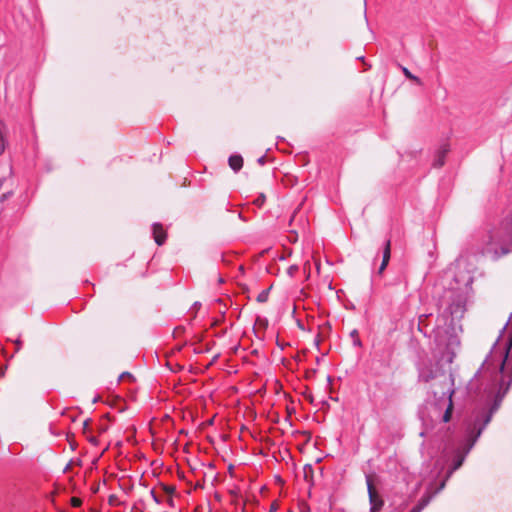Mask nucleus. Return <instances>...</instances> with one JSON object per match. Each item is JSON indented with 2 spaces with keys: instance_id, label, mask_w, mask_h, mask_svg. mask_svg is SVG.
I'll return each mask as SVG.
<instances>
[{
  "instance_id": "nucleus-1",
  "label": "nucleus",
  "mask_w": 512,
  "mask_h": 512,
  "mask_svg": "<svg viewBox=\"0 0 512 512\" xmlns=\"http://www.w3.org/2000/svg\"><path fill=\"white\" fill-rule=\"evenodd\" d=\"M453 381L450 377L443 376L441 380L434 384V395L435 396H448V406L443 415V421L445 423L449 422L452 417V412L454 408L452 397L454 395V389L452 388Z\"/></svg>"
},
{
  "instance_id": "nucleus-2",
  "label": "nucleus",
  "mask_w": 512,
  "mask_h": 512,
  "mask_svg": "<svg viewBox=\"0 0 512 512\" xmlns=\"http://www.w3.org/2000/svg\"><path fill=\"white\" fill-rule=\"evenodd\" d=\"M366 484H367V490H368V495H369V502L371 505L370 512H379L384 505V501L380 497V495L373 483L372 475L366 476Z\"/></svg>"
},
{
  "instance_id": "nucleus-3",
  "label": "nucleus",
  "mask_w": 512,
  "mask_h": 512,
  "mask_svg": "<svg viewBox=\"0 0 512 512\" xmlns=\"http://www.w3.org/2000/svg\"><path fill=\"white\" fill-rule=\"evenodd\" d=\"M449 152L450 145L448 143H443L435 153L433 167L436 169L442 168L445 164V159Z\"/></svg>"
},
{
  "instance_id": "nucleus-4",
  "label": "nucleus",
  "mask_w": 512,
  "mask_h": 512,
  "mask_svg": "<svg viewBox=\"0 0 512 512\" xmlns=\"http://www.w3.org/2000/svg\"><path fill=\"white\" fill-rule=\"evenodd\" d=\"M153 238L157 245L161 246L164 244L167 238V233L163 226L159 223L153 225Z\"/></svg>"
},
{
  "instance_id": "nucleus-5",
  "label": "nucleus",
  "mask_w": 512,
  "mask_h": 512,
  "mask_svg": "<svg viewBox=\"0 0 512 512\" xmlns=\"http://www.w3.org/2000/svg\"><path fill=\"white\" fill-rule=\"evenodd\" d=\"M229 166L235 172L239 171L243 166V158L241 155H232L228 159Z\"/></svg>"
},
{
  "instance_id": "nucleus-6",
  "label": "nucleus",
  "mask_w": 512,
  "mask_h": 512,
  "mask_svg": "<svg viewBox=\"0 0 512 512\" xmlns=\"http://www.w3.org/2000/svg\"><path fill=\"white\" fill-rule=\"evenodd\" d=\"M391 257V241L388 240L385 244L384 250H383V258L382 261L385 263H389Z\"/></svg>"
},
{
  "instance_id": "nucleus-7",
  "label": "nucleus",
  "mask_w": 512,
  "mask_h": 512,
  "mask_svg": "<svg viewBox=\"0 0 512 512\" xmlns=\"http://www.w3.org/2000/svg\"><path fill=\"white\" fill-rule=\"evenodd\" d=\"M431 498H432V495H427V496L422 497L421 500L419 501V503L415 506V508L419 509V512H420L428 505Z\"/></svg>"
},
{
  "instance_id": "nucleus-8",
  "label": "nucleus",
  "mask_w": 512,
  "mask_h": 512,
  "mask_svg": "<svg viewBox=\"0 0 512 512\" xmlns=\"http://www.w3.org/2000/svg\"><path fill=\"white\" fill-rule=\"evenodd\" d=\"M463 462H464V457L463 456L459 457L454 462L452 469L448 472L447 478H449L455 470L459 469L462 466Z\"/></svg>"
},
{
  "instance_id": "nucleus-9",
  "label": "nucleus",
  "mask_w": 512,
  "mask_h": 512,
  "mask_svg": "<svg viewBox=\"0 0 512 512\" xmlns=\"http://www.w3.org/2000/svg\"><path fill=\"white\" fill-rule=\"evenodd\" d=\"M403 74L410 80L416 82L417 84H421L420 79L413 75L406 67H402Z\"/></svg>"
},
{
  "instance_id": "nucleus-10",
  "label": "nucleus",
  "mask_w": 512,
  "mask_h": 512,
  "mask_svg": "<svg viewBox=\"0 0 512 512\" xmlns=\"http://www.w3.org/2000/svg\"><path fill=\"white\" fill-rule=\"evenodd\" d=\"M268 294H269V289L263 290L262 292H260L258 294L257 301L260 302V303L266 302L267 299H268Z\"/></svg>"
},
{
  "instance_id": "nucleus-11",
  "label": "nucleus",
  "mask_w": 512,
  "mask_h": 512,
  "mask_svg": "<svg viewBox=\"0 0 512 512\" xmlns=\"http://www.w3.org/2000/svg\"><path fill=\"white\" fill-rule=\"evenodd\" d=\"M90 429V420L87 419L83 422V433L87 435H91V432H89Z\"/></svg>"
},
{
  "instance_id": "nucleus-12",
  "label": "nucleus",
  "mask_w": 512,
  "mask_h": 512,
  "mask_svg": "<svg viewBox=\"0 0 512 512\" xmlns=\"http://www.w3.org/2000/svg\"><path fill=\"white\" fill-rule=\"evenodd\" d=\"M70 502H71V505L75 508H78L82 505V500L78 497H72Z\"/></svg>"
},
{
  "instance_id": "nucleus-13",
  "label": "nucleus",
  "mask_w": 512,
  "mask_h": 512,
  "mask_svg": "<svg viewBox=\"0 0 512 512\" xmlns=\"http://www.w3.org/2000/svg\"><path fill=\"white\" fill-rule=\"evenodd\" d=\"M108 502L110 505H117L118 504V497L116 495H110L108 498Z\"/></svg>"
},
{
  "instance_id": "nucleus-14",
  "label": "nucleus",
  "mask_w": 512,
  "mask_h": 512,
  "mask_svg": "<svg viewBox=\"0 0 512 512\" xmlns=\"http://www.w3.org/2000/svg\"><path fill=\"white\" fill-rule=\"evenodd\" d=\"M265 202V195L264 194H261L255 201L254 203L258 206H261L263 203Z\"/></svg>"
},
{
  "instance_id": "nucleus-15",
  "label": "nucleus",
  "mask_w": 512,
  "mask_h": 512,
  "mask_svg": "<svg viewBox=\"0 0 512 512\" xmlns=\"http://www.w3.org/2000/svg\"><path fill=\"white\" fill-rule=\"evenodd\" d=\"M5 150V142H4V137H3V134L1 133L0 134V154H2Z\"/></svg>"
},
{
  "instance_id": "nucleus-16",
  "label": "nucleus",
  "mask_w": 512,
  "mask_h": 512,
  "mask_svg": "<svg viewBox=\"0 0 512 512\" xmlns=\"http://www.w3.org/2000/svg\"><path fill=\"white\" fill-rule=\"evenodd\" d=\"M303 269L305 272H307V277H309L310 275V269H311V265H310V262L309 261H306L303 265Z\"/></svg>"
},
{
  "instance_id": "nucleus-17",
  "label": "nucleus",
  "mask_w": 512,
  "mask_h": 512,
  "mask_svg": "<svg viewBox=\"0 0 512 512\" xmlns=\"http://www.w3.org/2000/svg\"><path fill=\"white\" fill-rule=\"evenodd\" d=\"M87 440L92 443L93 445L98 444V439L93 435H87Z\"/></svg>"
},
{
  "instance_id": "nucleus-18",
  "label": "nucleus",
  "mask_w": 512,
  "mask_h": 512,
  "mask_svg": "<svg viewBox=\"0 0 512 512\" xmlns=\"http://www.w3.org/2000/svg\"><path fill=\"white\" fill-rule=\"evenodd\" d=\"M298 270V267L296 265H293L288 268L289 275L293 276Z\"/></svg>"
},
{
  "instance_id": "nucleus-19",
  "label": "nucleus",
  "mask_w": 512,
  "mask_h": 512,
  "mask_svg": "<svg viewBox=\"0 0 512 512\" xmlns=\"http://www.w3.org/2000/svg\"><path fill=\"white\" fill-rule=\"evenodd\" d=\"M387 265H388V263H385L384 261H382V263H381V265L379 267L378 273L379 274L383 273V271L386 269Z\"/></svg>"
},
{
  "instance_id": "nucleus-20",
  "label": "nucleus",
  "mask_w": 512,
  "mask_h": 512,
  "mask_svg": "<svg viewBox=\"0 0 512 512\" xmlns=\"http://www.w3.org/2000/svg\"><path fill=\"white\" fill-rule=\"evenodd\" d=\"M445 485H446V479L441 482V484H440V486H439V488H438V490L436 492L444 489Z\"/></svg>"
},
{
  "instance_id": "nucleus-21",
  "label": "nucleus",
  "mask_w": 512,
  "mask_h": 512,
  "mask_svg": "<svg viewBox=\"0 0 512 512\" xmlns=\"http://www.w3.org/2000/svg\"><path fill=\"white\" fill-rule=\"evenodd\" d=\"M276 509H277L276 505L272 504L269 512H276Z\"/></svg>"
},
{
  "instance_id": "nucleus-22",
  "label": "nucleus",
  "mask_w": 512,
  "mask_h": 512,
  "mask_svg": "<svg viewBox=\"0 0 512 512\" xmlns=\"http://www.w3.org/2000/svg\"><path fill=\"white\" fill-rule=\"evenodd\" d=\"M6 368H7V366H3V367H1V369H0V375H4V372H5Z\"/></svg>"
},
{
  "instance_id": "nucleus-23",
  "label": "nucleus",
  "mask_w": 512,
  "mask_h": 512,
  "mask_svg": "<svg viewBox=\"0 0 512 512\" xmlns=\"http://www.w3.org/2000/svg\"><path fill=\"white\" fill-rule=\"evenodd\" d=\"M166 492L173 493L174 492V488L173 487H167L166 488Z\"/></svg>"
},
{
  "instance_id": "nucleus-24",
  "label": "nucleus",
  "mask_w": 512,
  "mask_h": 512,
  "mask_svg": "<svg viewBox=\"0 0 512 512\" xmlns=\"http://www.w3.org/2000/svg\"><path fill=\"white\" fill-rule=\"evenodd\" d=\"M15 344L17 345V349H19L21 344H22V342L18 339V340L15 341Z\"/></svg>"
},
{
  "instance_id": "nucleus-25",
  "label": "nucleus",
  "mask_w": 512,
  "mask_h": 512,
  "mask_svg": "<svg viewBox=\"0 0 512 512\" xmlns=\"http://www.w3.org/2000/svg\"><path fill=\"white\" fill-rule=\"evenodd\" d=\"M356 345L360 346L361 345V341L358 337H356L355 339V342H354Z\"/></svg>"
},
{
  "instance_id": "nucleus-26",
  "label": "nucleus",
  "mask_w": 512,
  "mask_h": 512,
  "mask_svg": "<svg viewBox=\"0 0 512 512\" xmlns=\"http://www.w3.org/2000/svg\"><path fill=\"white\" fill-rule=\"evenodd\" d=\"M315 264H316V269L319 271L320 270V262L315 260Z\"/></svg>"
},
{
  "instance_id": "nucleus-27",
  "label": "nucleus",
  "mask_w": 512,
  "mask_h": 512,
  "mask_svg": "<svg viewBox=\"0 0 512 512\" xmlns=\"http://www.w3.org/2000/svg\"><path fill=\"white\" fill-rule=\"evenodd\" d=\"M352 337H357L358 333L356 330H354L352 333H351Z\"/></svg>"
},
{
  "instance_id": "nucleus-28",
  "label": "nucleus",
  "mask_w": 512,
  "mask_h": 512,
  "mask_svg": "<svg viewBox=\"0 0 512 512\" xmlns=\"http://www.w3.org/2000/svg\"><path fill=\"white\" fill-rule=\"evenodd\" d=\"M410 512H419V509H416L415 507H413Z\"/></svg>"
},
{
  "instance_id": "nucleus-29",
  "label": "nucleus",
  "mask_w": 512,
  "mask_h": 512,
  "mask_svg": "<svg viewBox=\"0 0 512 512\" xmlns=\"http://www.w3.org/2000/svg\"><path fill=\"white\" fill-rule=\"evenodd\" d=\"M481 432H482V429H479L478 432H477L476 437H478L481 434Z\"/></svg>"
},
{
  "instance_id": "nucleus-30",
  "label": "nucleus",
  "mask_w": 512,
  "mask_h": 512,
  "mask_svg": "<svg viewBox=\"0 0 512 512\" xmlns=\"http://www.w3.org/2000/svg\"><path fill=\"white\" fill-rule=\"evenodd\" d=\"M490 421V416L487 417L485 424H487Z\"/></svg>"
},
{
  "instance_id": "nucleus-31",
  "label": "nucleus",
  "mask_w": 512,
  "mask_h": 512,
  "mask_svg": "<svg viewBox=\"0 0 512 512\" xmlns=\"http://www.w3.org/2000/svg\"><path fill=\"white\" fill-rule=\"evenodd\" d=\"M242 512H246L245 510H243Z\"/></svg>"
}]
</instances>
